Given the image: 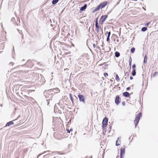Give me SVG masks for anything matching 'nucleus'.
I'll return each instance as SVG.
<instances>
[{
	"mask_svg": "<svg viewBox=\"0 0 158 158\" xmlns=\"http://www.w3.org/2000/svg\"><path fill=\"white\" fill-rule=\"evenodd\" d=\"M52 94L53 91L52 89L48 90L47 91L45 90L44 93V95L46 98L48 99L46 100V102L47 104V105L48 106L49 103V100L52 98V96L49 93H51Z\"/></svg>",
	"mask_w": 158,
	"mask_h": 158,
	"instance_id": "f257e3e1",
	"label": "nucleus"
},
{
	"mask_svg": "<svg viewBox=\"0 0 158 158\" xmlns=\"http://www.w3.org/2000/svg\"><path fill=\"white\" fill-rule=\"evenodd\" d=\"M142 115V114L141 112L139 113L135 117V119L134 121L135 127H136V126L138 125Z\"/></svg>",
	"mask_w": 158,
	"mask_h": 158,
	"instance_id": "f03ea898",
	"label": "nucleus"
},
{
	"mask_svg": "<svg viewBox=\"0 0 158 158\" xmlns=\"http://www.w3.org/2000/svg\"><path fill=\"white\" fill-rule=\"evenodd\" d=\"M107 17L108 15H105L102 16L99 19V24L101 25H102L103 22H104Z\"/></svg>",
	"mask_w": 158,
	"mask_h": 158,
	"instance_id": "7ed1b4c3",
	"label": "nucleus"
},
{
	"mask_svg": "<svg viewBox=\"0 0 158 158\" xmlns=\"http://www.w3.org/2000/svg\"><path fill=\"white\" fill-rule=\"evenodd\" d=\"M58 106L60 107V105L59 103L56 104L54 107V111L55 113H61L60 110L59 109Z\"/></svg>",
	"mask_w": 158,
	"mask_h": 158,
	"instance_id": "20e7f679",
	"label": "nucleus"
},
{
	"mask_svg": "<svg viewBox=\"0 0 158 158\" xmlns=\"http://www.w3.org/2000/svg\"><path fill=\"white\" fill-rule=\"evenodd\" d=\"M108 121V118L105 117L104 118L102 122V128L103 129H104V127H106L107 125Z\"/></svg>",
	"mask_w": 158,
	"mask_h": 158,
	"instance_id": "39448f33",
	"label": "nucleus"
},
{
	"mask_svg": "<svg viewBox=\"0 0 158 158\" xmlns=\"http://www.w3.org/2000/svg\"><path fill=\"white\" fill-rule=\"evenodd\" d=\"M78 97L79 98V101L80 102H82L84 104H85V100L84 96L81 94H79Z\"/></svg>",
	"mask_w": 158,
	"mask_h": 158,
	"instance_id": "423d86ee",
	"label": "nucleus"
},
{
	"mask_svg": "<svg viewBox=\"0 0 158 158\" xmlns=\"http://www.w3.org/2000/svg\"><path fill=\"white\" fill-rule=\"evenodd\" d=\"M107 2H103L102 3H100L98 5L100 9H102L105 7L107 4Z\"/></svg>",
	"mask_w": 158,
	"mask_h": 158,
	"instance_id": "0eeeda50",
	"label": "nucleus"
},
{
	"mask_svg": "<svg viewBox=\"0 0 158 158\" xmlns=\"http://www.w3.org/2000/svg\"><path fill=\"white\" fill-rule=\"evenodd\" d=\"M120 98L117 95L115 97V103L117 104H118L120 102Z\"/></svg>",
	"mask_w": 158,
	"mask_h": 158,
	"instance_id": "6e6552de",
	"label": "nucleus"
},
{
	"mask_svg": "<svg viewBox=\"0 0 158 158\" xmlns=\"http://www.w3.org/2000/svg\"><path fill=\"white\" fill-rule=\"evenodd\" d=\"M121 152L120 154V158H123V155H124L125 152V148H122L120 149Z\"/></svg>",
	"mask_w": 158,
	"mask_h": 158,
	"instance_id": "1a4fd4ad",
	"label": "nucleus"
},
{
	"mask_svg": "<svg viewBox=\"0 0 158 158\" xmlns=\"http://www.w3.org/2000/svg\"><path fill=\"white\" fill-rule=\"evenodd\" d=\"M123 95L126 98H128L130 96V94L127 92H125L123 93Z\"/></svg>",
	"mask_w": 158,
	"mask_h": 158,
	"instance_id": "9d476101",
	"label": "nucleus"
},
{
	"mask_svg": "<svg viewBox=\"0 0 158 158\" xmlns=\"http://www.w3.org/2000/svg\"><path fill=\"white\" fill-rule=\"evenodd\" d=\"M87 5L86 4H85L82 7H81L80 9V12H81V11H83L87 7Z\"/></svg>",
	"mask_w": 158,
	"mask_h": 158,
	"instance_id": "9b49d317",
	"label": "nucleus"
},
{
	"mask_svg": "<svg viewBox=\"0 0 158 158\" xmlns=\"http://www.w3.org/2000/svg\"><path fill=\"white\" fill-rule=\"evenodd\" d=\"M120 139H121V137H119L118 138L117 140L116 141V145L119 146L120 144Z\"/></svg>",
	"mask_w": 158,
	"mask_h": 158,
	"instance_id": "f8f14e48",
	"label": "nucleus"
},
{
	"mask_svg": "<svg viewBox=\"0 0 158 158\" xmlns=\"http://www.w3.org/2000/svg\"><path fill=\"white\" fill-rule=\"evenodd\" d=\"M14 123L12 121H10L8 123H7L5 126V127H8L10 126V125H13L14 124Z\"/></svg>",
	"mask_w": 158,
	"mask_h": 158,
	"instance_id": "ddd939ff",
	"label": "nucleus"
},
{
	"mask_svg": "<svg viewBox=\"0 0 158 158\" xmlns=\"http://www.w3.org/2000/svg\"><path fill=\"white\" fill-rule=\"evenodd\" d=\"M98 18H97L96 19V20L95 21V27L97 28H99V26L98 25Z\"/></svg>",
	"mask_w": 158,
	"mask_h": 158,
	"instance_id": "4468645a",
	"label": "nucleus"
},
{
	"mask_svg": "<svg viewBox=\"0 0 158 158\" xmlns=\"http://www.w3.org/2000/svg\"><path fill=\"white\" fill-rule=\"evenodd\" d=\"M99 9H100V7H99V6L98 5L97 7H96L93 10V12L94 13V12L98 10H99Z\"/></svg>",
	"mask_w": 158,
	"mask_h": 158,
	"instance_id": "2eb2a0df",
	"label": "nucleus"
},
{
	"mask_svg": "<svg viewBox=\"0 0 158 158\" xmlns=\"http://www.w3.org/2000/svg\"><path fill=\"white\" fill-rule=\"evenodd\" d=\"M132 59L131 57H130L129 61V65L130 66V70L131 69V62H132ZM130 70L129 71V72H130Z\"/></svg>",
	"mask_w": 158,
	"mask_h": 158,
	"instance_id": "dca6fc26",
	"label": "nucleus"
},
{
	"mask_svg": "<svg viewBox=\"0 0 158 158\" xmlns=\"http://www.w3.org/2000/svg\"><path fill=\"white\" fill-rule=\"evenodd\" d=\"M129 73L127 72L125 74V75L124 77V78H125V80L126 79V78H128L129 77Z\"/></svg>",
	"mask_w": 158,
	"mask_h": 158,
	"instance_id": "f3484780",
	"label": "nucleus"
},
{
	"mask_svg": "<svg viewBox=\"0 0 158 158\" xmlns=\"http://www.w3.org/2000/svg\"><path fill=\"white\" fill-rule=\"evenodd\" d=\"M131 74L133 76H135L136 75V71L135 69H133Z\"/></svg>",
	"mask_w": 158,
	"mask_h": 158,
	"instance_id": "a211bd4d",
	"label": "nucleus"
},
{
	"mask_svg": "<svg viewBox=\"0 0 158 158\" xmlns=\"http://www.w3.org/2000/svg\"><path fill=\"white\" fill-rule=\"evenodd\" d=\"M69 97L70 99V100H71L73 104V98L72 97V94L71 93L69 94Z\"/></svg>",
	"mask_w": 158,
	"mask_h": 158,
	"instance_id": "6ab92c4d",
	"label": "nucleus"
},
{
	"mask_svg": "<svg viewBox=\"0 0 158 158\" xmlns=\"http://www.w3.org/2000/svg\"><path fill=\"white\" fill-rule=\"evenodd\" d=\"M115 55L116 57H118L120 56V53L118 52L117 51L115 52Z\"/></svg>",
	"mask_w": 158,
	"mask_h": 158,
	"instance_id": "aec40b11",
	"label": "nucleus"
},
{
	"mask_svg": "<svg viewBox=\"0 0 158 158\" xmlns=\"http://www.w3.org/2000/svg\"><path fill=\"white\" fill-rule=\"evenodd\" d=\"M59 0H53L52 2V3L53 5L56 4L58 2Z\"/></svg>",
	"mask_w": 158,
	"mask_h": 158,
	"instance_id": "412c9836",
	"label": "nucleus"
},
{
	"mask_svg": "<svg viewBox=\"0 0 158 158\" xmlns=\"http://www.w3.org/2000/svg\"><path fill=\"white\" fill-rule=\"evenodd\" d=\"M147 29V28L146 27H144L142 28L141 31L143 32H144L146 31Z\"/></svg>",
	"mask_w": 158,
	"mask_h": 158,
	"instance_id": "4be33fe9",
	"label": "nucleus"
},
{
	"mask_svg": "<svg viewBox=\"0 0 158 158\" xmlns=\"http://www.w3.org/2000/svg\"><path fill=\"white\" fill-rule=\"evenodd\" d=\"M147 56L146 55L144 56V60H143V63L145 64L147 62Z\"/></svg>",
	"mask_w": 158,
	"mask_h": 158,
	"instance_id": "5701e85b",
	"label": "nucleus"
},
{
	"mask_svg": "<svg viewBox=\"0 0 158 158\" xmlns=\"http://www.w3.org/2000/svg\"><path fill=\"white\" fill-rule=\"evenodd\" d=\"M115 80L117 81H118L120 80L117 74H116L115 77Z\"/></svg>",
	"mask_w": 158,
	"mask_h": 158,
	"instance_id": "b1692460",
	"label": "nucleus"
},
{
	"mask_svg": "<svg viewBox=\"0 0 158 158\" xmlns=\"http://www.w3.org/2000/svg\"><path fill=\"white\" fill-rule=\"evenodd\" d=\"M135 50V48H132L131 49V52L132 53L134 52Z\"/></svg>",
	"mask_w": 158,
	"mask_h": 158,
	"instance_id": "393cba45",
	"label": "nucleus"
},
{
	"mask_svg": "<svg viewBox=\"0 0 158 158\" xmlns=\"http://www.w3.org/2000/svg\"><path fill=\"white\" fill-rule=\"evenodd\" d=\"M57 153L58 154H60V155H62L64 154V153H62V152H54L53 153Z\"/></svg>",
	"mask_w": 158,
	"mask_h": 158,
	"instance_id": "a878e982",
	"label": "nucleus"
},
{
	"mask_svg": "<svg viewBox=\"0 0 158 158\" xmlns=\"http://www.w3.org/2000/svg\"><path fill=\"white\" fill-rule=\"evenodd\" d=\"M158 75V72H156L154 73L153 75V76L154 77H155L156 75Z\"/></svg>",
	"mask_w": 158,
	"mask_h": 158,
	"instance_id": "bb28decb",
	"label": "nucleus"
},
{
	"mask_svg": "<svg viewBox=\"0 0 158 158\" xmlns=\"http://www.w3.org/2000/svg\"><path fill=\"white\" fill-rule=\"evenodd\" d=\"M104 76L105 77H106V76H108V74L107 73H105L104 74Z\"/></svg>",
	"mask_w": 158,
	"mask_h": 158,
	"instance_id": "cd10ccee",
	"label": "nucleus"
},
{
	"mask_svg": "<svg viewBox=\"0 0 158 158\" xmlns=\"http://www.w3.org/2000/svg\"><path fill=\"white\" fill-rule=\"evenodd\" d=\"M135 67H136V65L135 64H134L132 66V68H133V69H135Z\"/></svg>",
	"mask_w": 158,
	"mask_h": 158,
	"instance_id": "c85d7f7f",
	"label": "nucleus"
},
{
	"mask_svg": "<svg viewBox=\"0 0 158 158\" xmlns=\"http://www.w3.org/2000/svg\"><path fill=\"white\" fill-rule=\"evenodd\" d=\"M131 89V88L130 87H128L126 88V90L127 91L130 90Z\"/></svg>",
	"mask_w": 158,
	"mask_h": 158,
	"instance_id": "c756f323",
	"label": "nucleus"
},
{
	"mask_svg": "<svg viewBox=\"0 0 158 158\" xmlns=\"http://www.w3.org/2000/svg\"><path fill=\"white\" fill-rule=\"evenodd\" d=\"M122 104L123 106H125V103L124 102H122Z\"/></svg>",
	"mask_w": 158,
	"mask_h": 158,
	"instance_id": "7c9ffc66",
	"label": "nucleus"
},
{
	"mask_svg": "<svg viewBox=\"0 0 158 158\" xmlns=\"http://www.w3.org/2000/svg\"><path fill=\"white\" fill-rule=\"evenodd\" d=\"M109 40H110V38H108V37H107V39H106V41L107 42H108Z\"/></svg>",
	"mask_w": 158,
	"mask_h": 158,
	"instance_id": "2f4dec72",
	"label": "nucleus"
},
{
	"mask_svg": "<svg viewBox=\"0 0 158 158\" xmlns=\"http://www.w3.org/2000/svg\"><path fill=\"white\" fill-rule=\"evenodd\" d=\"M111 34V32L110 31H109L108 33V35L110 36V35Z\"/></svg>",
	"mask_w": 158,
	"mask_h": 158,
	"instance_id": "473e14b6",
	"label": "nucleus"
},
{
	"mask_svg": "<svg viewBox=\"0 0 158 158\" xmlns=\"http://www.w3.org/2000/svg\"><path fill=\"white\" fill-rule=\"evenodd\" d=\"M66 130L67 131V132L68 133H70V131H69V129H66Z\"/></svg>",
	"mask_w": 158,
	"mask_h": 158,
	"instance_id": "72a5a7b5",
	"label": "nucleus"
},
{
	"mask_svg": "<svg viewBox=\"0 0 158 158\" xmlns=\"http://www.w3.org/2000/svg\"><path fill=\"white\" fill-rule=\"evenodd\" d=\"M130 80H131L133 79V77H132L131 76L130 77Z\"/></svg>",
	"mask_w": 158,
	"mask_h": 158,
	"instance_id": "f704fd0d",
	"label": "nucleus"
},
{
	"mask_svg": "<svg viewBox=\"0 0 158 158\" xmlns=\"http://www.w3.org/2000/svg\"><path fill=\"white\" fill-rule=\"evenodd\" d=\"M15 20V19L14 18H12L11 19V20L13 21Z\"/></svg>",
	"mask_w": 158,
	"mask_h": 158,
	"instance_id": "c9c22d12",
	"label": "nucleus"
},
{
	"mask_svg": "<svg viewBox=\"0 0 158 158\" xmlns=\"http://www.w3.org/2000/svg\"><path fill=\"white\" fill-rule=\"evenodd\" d=\"M93 47H94V48H95V44H93Z\"/></svg>",
	"mask_w": 158,
	"mask_h": 158,
	"instance_id": "e433bc0d",
	"label": "nucleus"
},
{
	"mask_svg": "<svg viewBox=\"0 0 158 158\" xmlns=\"http://www.w3.org/2000/svg\"><path fill=\"white\" fill-rule=\"evenodd\" d=\"M50 151H45L44 153H46V152H49Z\"/></svg>",
	"mask_w": 158,
	"mask_h": 158,
	"instance_id": "4c0bfd02",
	"label": "nucleus"
},
{
	"mask_svg": "<svg viewBox=\"0 0 158 158\" xmlns=\"http://www.w3.org/2000/svg\"><path fill=\"white\" fill-rule=\"evenodd\" d=\"M149 23H147L146 24V25L148 26V25H149Z\"/></svg>",
	"mask_w": 158,
	"mask_h": 158,
	"instance_id": "58836bf2",
	"label": "nucleus"
},
{
	"mask_svg": "<svg viewBox=\"0 0 158 158\" xmlns=\"http://www.w3.org/2000/svg\"><path fill=\"white\" fill-rule=\"evenodd\" d=\"M17 30L20 33V31H20L19 30V29H17Z\"/></svg>",
	"mask_w": 158,
	"mask_h": 158,
	"instance_id": "ea45409f",
	"label": "nucleus"
},
{
	"mask_svg": "<svg viewBox=\"0 0 158 158\" xmlns=\"http://www.w3.org/2000/svg\"><path fill=\"white\" fill-rule=\"evenodd\" d=\"M97 31L98 32L99 31V28H97Z\"/></svg>",
	"mask_w": 158,
	"mask_h": 158,
	"instance_id": "a19ab883",
	"label": "nucleus"
},
{
	"mask_svg": "<svg viewBox=\"0 0 158 158\" xmlns=\"http://www.w3.org/2000/svg\"><path fill=\"white\" fill-rule=\"evenodd\" d=\"M73 131V130H72V129H70V130H69V131H70H70Z\"/></svg>",
	"mask_w": 158,
	"mask_h": 158,
	"instance_id": "79ce46f5",
	"label": "nucleus"
},
{
	"mask_svg": "<svg viewBox=\"0 0 158 158\" xmlns=\"http://www.w3.org/2000/svg\"><path fill=\"white\" fill-rule=\"evenodd\" d=\"M110 35H107V37H108V38H110Z\"/></svg>",
	"mask_w": 158,
	"mask_h": 158,
	"instance_id": "37998d69",
	"label": "nucleus"
},
{
	"mask_svg": "<svg viewBox=\"0 0 158 158\" xmlns=\"http://www.w3.org/2000/svg\"><path fill=\"white\" fill-rule=\"evenodd\" d=\"M56 89H57V90H59H59H59V89L58 88H56Z\"/></svg>",
	"mask_w": 158,
	"mask_h": 158,
	"instance_id": "c03bdc74",
	"label": "nucleus"
},
{
	"mask_svg": "<svg viewBox=\"0 0 158 158\" xmlns=\"http://www.w3.org/2000/svg\"><path fill=\"white\" fill-rule=\"evenodd\" d=\"M0 106H1L2 107V105L1 104L0 105Z\"/></svg>",
	"mask_w": 158,
	"mask_h": 158,
	"instance_id": "a18cd8bd",
	"label": "nucleus"
},
{
	"mask_svg": "<svg viewBox=\"0 0 158 158\" xmlns=\"http://www.w3.org/2000/svg\"><path fill=\"white\" fill-rule=\"evenodd\" d=\"M10 64H13V63H12V62H11L10 63Z\"/></svg>",
	"mask_w": 158,
	"mask_h": 158,
	"instance_id": "49530a36",
	"label": "nucleus"
},
{
	"mask_svg": "<svg viewBox=\"0 0 158 158\" xmlns=\"http://www.w3.org/2000/svg\"><path fill=\"white\" fill-rule=\"evenodd\" d=\"M123 83H125L124 80V81H123Z\"/></svg>",
	"mask_w": 158,
	"mask_h": 158,
	"instance_id": "de8ad7c7",
	"label": "nucleus"
},
{
	"mask_svg": "<svg viewBox=\"0 0 158 158\" xmlns=\"http://www.w3.org/2000/svg\"><path fill=\"white\" fill-rule=\"evenodd\" d=\"M19 22H20V19H19Z\"/></svg>",
	"mask_w": 158,
	"mask_h": 158,
	"instance_id": "09e8293b",
	"label": "nucleus"
},
{
	"mask_svg": "<svg viewBox=\"0 0 158 158\" xmlns=\"http://www.w3.org/2000/svg\"><path fill=\"white\" fill-rule=\"evenodd\" d=\"M56 158V157H54V158Z\"/></svg>",
	"mask_w": 158,
	"mask_h": 158,
	"instance_id": "8fccbe9b",
	"label": "nucleus"
}]
</instances>
